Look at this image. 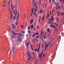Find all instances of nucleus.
<instances>
[{
	"instance_id": "36",
	"label": "nucleus",
	"mask_w": 64,
	"mask_h": 64,
	"mask_svg": "<svg viewBox=\"0 0 64 64\" xmlns=\"http://www.w3.org/2000/svg\"><path fill=\"white\" fill-rule=\"evenodd\" d=\"M37 33L38 32H34V35H36Z\"/></svg>"
},
{
	"instance_id": "52",
	"label": "nucleus",
	"mask_w": 64,
	"mask_h": 64,
	"mask_svg": "<svg viewBox=\"0 0 64 64\" xmlns=\"http://www.w3.org/2000/svg\"><path fill=\"white\" fill-rule=\"evenodd\" d=\"M43 37L44 38H46V37L44 35L43 36Z\"/></svg>"
},
{
	"instance_id": "10",
	"label": "nucleus",
	"mask_w": 64,
	"mask_h": 64,
	"mask_svg": "<svg viewBox=\"0 0 64 64\" xmlns=\"http://www.w3.org/2000/svg\"><path fill=\"white\" fill-rule=\"evenodd\" d=\"M34 27V25L33 24H32L30 27L31 29H33Z\"/></svg>"
},
{
	"instance_id": "50",
	"label": "nucleus",
	"mask_w": 64,
	"mask_h": 64,
	"mask_svg": "<svg viewBox=\"0 0 64 64\" xmlns=\"http://www.w3.org/2000/svg\"><path fill=\"white\" fill-rule=\"evenodd\" d=\"M40 12H42V10H40Z\"/></svg>"
},
{
	"instance_id": "33",
	"label": "nucleus",
	"mask_w": 64,
	"mask_h": 64,
	"mask_svg": "<svg viewBox=\"0 0 64 64\" xmlns=\"http://www.w3.org/2000/svg\"><path fill=\"white\" fill-rule=\"evenodd\" d=\"M28 33H29V34L31 33V32L30 31V30H28Z\"/></svg>"
},
{
	"instance_id": "57",
	"label": "nucleus",
	"mask_w": 64,
	"mask_h": 64,
	"mask_svg": "<svg viewBox=\"0 0 64 64\" xmlns=\"http://www.w3.org/2000/svg\"><path fill=\"white\" fill-rule=\"evenodd\" d=\"M54 11V9H52V12H53Z\"/></svg>"
},
{
	"instance_id": "27",
	"label": "nucleus",
	"mask_w": 64,
	"mask_h": 64,
	"mask_svg": "<svg viewBox=\"0 0 64 64\" xmlns=\"http://www.w3.org/2000/svg\"><path fill=\"white\" fill-rule=\"evenodd\" d=\"M15 10L16 11V14H15V15H16L17 14V10L16 9H15Z\"/></svg>"
},
{
	"instance_id": "39",
	"label": "nucleus",
	"mask_w": 64,
	"mask_h": 64,
	"mask_svg": "<svg viewBox=\"0 0 64 64\" xmlns=\"http://www.w3.org/2000/svg\"><path fill=\"white\" fill-rule=\"evenodd\" d=\"M30 26H29V27H28V30H29V29H30Z\"/></svg>"
},
{
	"instance_id": "9",
	"label": "nucleus",
	"mask_w": 64,
	"mask_h": 64,
	"mask_svg": "<svg viewBox=\"0 0 64 64\" xmlns=\"http://www.w3.org/2000/svg\"><path fill=\"white\" fill-rule=\"evenodd\" d=\"M30 42H29L27 43V44H26V46L27 49V48L28 47V45H30Z\"/></svg>"
},
{
	"instance_id": "46",
	"label": "nucleus",
	"mask_w": 64,
	"mask_h": 64,
	"mask_svg": "<svg viewBox=\"0 0 64 64\" xmlns=\"http://www.w3.org/2000/svg\"><path fill=\"white\" fill-rule=\"evenodd\" d=\"M12 33H13V34H14V32L13 31H12Z\"/></svg>"
},
{
	"instance_id": "61",
	"label": "nucleus",
	"mask_w": 64,
	"mask_h": 64,
	"mask_svg": "<svg viewBox=\"0 0 64 64\" xmlns=\"http://www.w3.org/2000/svg\"><path fill=\"white\" fill-rule=\"evenodd\" d=\"M58 6H57L56 8V9L57 10L58 8Z\"/></svg>"
},
{
	"instance_id": "29",
	"label": "nucleus",
	"mask_w": 64,
	"mask_h": 64,
	"mask_svg": "<svg viewBox=\"0 0 64 64\" xmlns=\"http://www.w3.org/2000/svg\"><path fill=\"white\" fill-rule=\"evenodd\" d=\"M52 42V40H49L48 42L50 44Z\"/></svg>"
},
{
	"instance_id": "40",
	"label": "nucleus",
	"mask_w": 64,
	"mask_h": 64,
	"mask_svg": "<svg viewBox=\"0 0 64 64\" xmlns=\"http://www.w3.org/2000/svg\"><path fill=\"white\" fill-rule=\"evenodd\" d=\"M36 38H39V36H36Z\"/></svg>"
},
{
	"instance_id": "42",
	"label": "nucleus",
	"mask_w": 64,
	"mask_h": 64,
	"mask_svg": "<svg viewBox=\"0 0 64 64\" xmlns=\"http://www.w3.org/2000/svg\"><path fill=\"white\" fill-rule=\"evenodd\" d=\"M50 44V42H48L47 45L48 46Z\"/></svg>"
},
{
	"instance_id": "17",
	"label": "nucleus",
	"mask_w": 64,
	"mask_h": 64,
	"mask_svg": "<svg viewBox=\"0 0 64 64\" xmlns=\"http://www.w3.org/2000/svg\"><path fill=\"white\" fill-rule=\"evenodd\" d=\"M41 18V16H39V23H40V22Z\"/></svg>"
},
{
	"instance_id": "21",
	"label": "nucleus",
	"mask_w": 64,
	"mask_h": 64,
	"mask_svg": "<svg viewBox=\"0 0 64 64\" xmlns=\"http://www.w3.org/2000/svg\"><path fill=\"white\" fill-rule=\"evenodd\" d=\"M59 1H60V2H62H62L63 3H64V0H59Z\"/></svg>"
},
{
	"instance_id": "16",
	"label": "nucleus",
	"mask_w": 64,
	"mask_h": 64,
	"mask_svg": "<svg viewBox=\"0 0 64 64\" xmlns=\"http://www.w3.org/2000/svg\"><path fill=\"white\" fill-rule=\"evenodd\" d=\"M12 38H16V36H15L14 35V36H12Z\"/></svg>"
},
{
	"instance_id": "4",
	"label": "nucleus",
	"mask_w": 64,
	"mask_h": 64,
	"mask_svg": "<svg viewBox=\"0 0 64 64\" xmlns=\"http://www.w3.org/2000/svg\"><path fill=\"white\" fill-rule=\"evenodd\" d=\"M43 54V52H42L40 54L39 56V58L40 60H41L42 58V54Z\"/></svg>"
},
{
	"instance_id": "18",
	"label": "nucleus",
	"mask_w": 64,
	"mask_h": 64,
	"mask_svg": "<svg viewBox=\"0 0 64 64\" xmlns=\"http://www.w3.org/2000/svg\"><path fill=\"white\" fill-rule=\"evenodd\" d=\"M34 8H32V13H33L34 12Z\"/></svg>"
},
{
	"instance_id": "26",
	"label": "nucleus",
	"mask_w": 64,
	"mask_h": 64,
	"mask_svg": "<svg viewBox=\"0 0 64 64\" xmlns=\"http://www.w3.org/2000/svg\"><path fill=\"white\" fill-rule=\"evenodd\" d=\"M44 16H42V20H44Z\"/></svg>"
},
{
	"instance_id": "25",
	"label": "nucleus",
	"mask_w": 64,
	"mask_h": 64,
	"mask_svg": "<svg viewBox=\"0 0 64 64\" xmlns=\"http://www.w3.org/2000/svg\"><path fill=\"white\" fill-rule=\"evenodd\" d=\"M61 36H58V39H59L60 40V39H61Z\"/></svg>"
},
{
	"instance_id": "45",
	"label": "nucleus",
	"mask_w": 64,
	"mask_h": 64,
	"mask_svg": "<svg viewBox=\"0 0 64 64\" xmlns=\"http://www.w3.org/2000/svg\"><path fill=\"white\" fill-rule=\"evenodd\" d=\"M40 43L39 44V48H40Z\"/></svg>"
},
{
	"instance_id": "62",
	"label": "nucleus",
	"mask_w": 64,
	"mask_h": 64,
	"mask_svg": "<svg viewBox=\"0 0 64 64\" xmlns=\"http://www.w3.org/2000/svg\"><path fill=\"white\" fill-rule=\"evenodd\" d=\"M64 13H62V15H64Z\"/></svg>"
},
{
	"instance_id": "55",
	"label": "nucleus",
	"mask_w": 64,
	"mask_h": 64,
	"mask_svg": "<svg viewBox=\"0 0 64 64\" xmlns=\"http://www.w3.org/2000/svg\"><path fill=\"white\" fill-rule=\"evenodd\" d=\"M9 2H10V0H9L8 1V5L10 4Z\"/></svg>"
},
{
	"instance_id": "12",
	"label": "nucleus",
	"mask_w": 64,
	"mask_h": 64,
	"mask_svg": "<svg viewBox=\"0 0 64 64\" xmlns=\"http://www.w3.org/2000/svg\"><path fill=\"white\" fill-rule=\"evenodd\" d=\"M36 14V18L37 17V14L36 13V12H35L34 13V15H35Z\"/></svg>"
},
{
	"instance_id": "14",
	"label": "nucleus",
	"mask_w": 64,
	"mask_h": 64,
	"mask_svg": "<svg viewBox=\"0 0 64 64\" xmlns=\"http://www.w3.org/2000/svg\"><path fill=\"white\" fill-rule=\"evenodd\" d=\"M48 46V45H47V44H46V46H45L46 48L45 49V50H46L47 49Z\"/></svg>"
},
{
	"instance_id": "49",
	"label": "nucleus",
	"mask_w": 64,
	"mask_h": 64,
	"mask_svg": "<svg viewBox=\"0 0 64 64\" xmlns=\"http://www.w3.org/2000/svg\"><path fill=\"white\" fill-rule=\"evenodd\" d=\"M34 26H36V23L35 22H34Z\"/></svg>"
},
{
	"instance_id": "13",
	"label": "nucleus",
	"mask_w": 64,
	"mask_h": 64,
	"mask_svg": "<svg viewBox=\"0 0 64 64\" xmlns=\"http://www.w3.org/2000/svg\"><path fill=\"white\" fill-rule=\"evenodd\" d=\"M52 18L51 19V20H50V21H52V20H54V17L53 16V14H52Z\"/></svg>"
},
{
	"instance_id": "22",
	"label": "nucleus",
	"mask_w": 64,
	"mask_h": 64,
	"mask_svg": "<svg viewBox=\"0 0 64 64\" xmlns=\"http://www.w3.org/2000/svg\"><path fill=\"white\" fill-rule=\"evenodd\" d=\"M17 35H22L20 33H17Z\"/></svg>"
},
{
	"instance_id": "28",
	"label": "nucleus",
	"mask_w": 64,
	"mask_h": 64,
	"mask_svg": "<svg viewBox=\"0 0 64 64\" xmlns=\"http://www.w3.org/2000/svg\"><path fill=\"white\" fill-rule=\"evenodd\" d=\"M56 20L57 21H58V18H57V17L56 18Z\"/></svg>"
},
{
	"instance_id": "64",
	"label": "nucleus",
	"mask_w": 64,
	"mask_h": 64,
	"mask_svg": "<svg viewBox=\"0 0 64 64\" xmlns=\"http://www.w3.org/2000/svg\"><path fill=\"white\" fill-rule=\"evenodd\" d=\"M34 64H38L37 63V62H36V63H35Z\"/></svg>"
},
{
	"instance_id": "37",
	"label": "nucleus",
	"mask_w": 64,
	"mask_h": 64,
	"mask_svg": "<svg viewBox=\"0 0 64 64\" xmlns=\"http://www.w3.org/2000/svg\"><path fill=\"white\" fill-rule=\"evenodd\" d=\"M21 28L22 29H24V28L23 27V26H21Z\"/></svg>"
},
{
	"instance_id": "6",
	"label": "nucleus",
	"mask_w": 64,
	"mask_h": 64,
	"mask_svg": "<svg viewBox=\"0 0 64 64\" xmlns=\"http://www.w3.org/2000/svg\"><path fill=\"white\" fill-rule=\"evenodd\" d=\"M15 49V47L14 46H12V52H14Z\"/></svg>"
},
{
	"instance_id": "11",
	"label": "nucleus",
	"mask_w": 64,
	"mask_h": 64,
	"mask_svg": "<svg viewBox=\"0 0 64 64\" xmlns=\"http://www.w3.org/2000/svg\"><path fill=\"white\" fill-rule=\"evenodd\" d=\"M14 7V6L13 5V4H12L11 7V10H12V9H13V8Z\"/></svg>"
},
{
	"instance_id": "3",
	"label": "nucleus",
	"mask_w": 64,
	"mask_h": 64,
	"mask_svg": "<svg viewBox=\"0 0 64 64\" xmlns=\"http://www.w3.org/2000/svg\"><path fill=\"white\" fill-rule=\"evenodd\" d=\"M17 38L18 40L20 41H22V40L21 38L20 37V36H18L17 37Z\"/></svg>"
},
{
	"instance_id": "2",
	"label": "nucleus",
	"mask_w": 64,
	"mask_h": 64,
	"mask_svg": "<svg viewBox=\"0 0 64 64\" xmlns=\"http://www.w3.org/2000/svg\"><path fill=\"white\" fill-rule=\"evenodd\" d=\"M19 15H20V13L18 12V13H17V17L16 18V22H18V19L19 18Z\"/></svg>"
},
{
	"instance_id": "35",
	"label": "nucleus",
	"mask_w": 64,
	"mask_h": 64,
	"mask_svg": "<svg viewBox=\"0 0 64 64\" xmlns=\"http://www.w3.org/2000/svg\"><path fill=\"white\" fill-rule=\"evenodd\" d=\"M14 36H16V35H18L17 33H14Z\"/></svg>"
},
{
	"instance_id": "34",
	"label": "nucleus",
	"mask_w": 64,
	"mask_h": 64,
	"mask_svg": "<svg viewBox=\"0 0 64 64\" xmlns=\"http://www.w3.org/2000/svg\"><path fill=\"white\" fill-rule=\"evenodd\" d=\"M16 16H14V18H13L14 20H15V19L16 18Z\"/></svg>"
},
{
	"instance_id": "23",
	"label": "nucleus",
	"mask_w": 64,
	"mask_h": 64,
	"mask_svg": "<svg viewBox=\"0 0 64 64\" xmlns=\"http://www.w3.org/2000/svg\"><path fill=\"white\" fill-rule=\"evenodd\" d=\"M33 21V19L32 18V21H30V24H31L32 23Z\"/></svg>"
},
{
	"instance_id": "38",
	"label": "nucleus",
	"mask_w": 64,
	"mask_h": 64,
	"mask_svg": "<svg viewBox=\"0 0 64 64\" xmlns=\"http://www.w3.org/2000/svg\"><path fill=\"white\" fill-rule=\"evenodd\" d=\"M42 42H43V41H44V39H43V38L42 37Z\"/></svg>"
},
{
	"instance_id": "1",
	"label": "nucleus",
	"mask_w": 64,
	"mask_h": 64,
	"mask_svg": "<svg viewBox=\"0 0 64 64\" xmlns=\"http://www.w3.org/2000/svg\"><path fill=\"white\" fill-rule=\"evenodd\" d=\"M27 54L28 56V59L30 61H31L32 59V56L31 55L29 52H28V50H27Z\"/></svg>"
},
{
	"instance_id": "53",
	"label": "nucleus",
	"mask_w": 64,
	"mask_h": 64,
	"mask_svg": "<svg viewBox=\"0 0 64 64\" xmlns=\"http://www.w3.org/2000/svg\"><path fill=\"white\" fill-rule=\"evenodd\" d=\"M34 36H35V35H34V34L33 35V36H32V37H34Z\"/></svg>"
},
{
	"instance_id": "43",
	"label": "nucleus",
	"mask_w": 64,
	"mask_h": 64,
	"mask_svg": "<svg viewBox=\"0 0 64 64\" xmlns=\"http://www.w3.org/2000/svg\"><path fill=\"white\" fill-rule=\"evenodd\" d=\"M37 48H36V49L34 50V51L35 52H36L37 51Z\"/></svg>"
},
{
	"instance_id": "41",
	"label": "nucleus",
	"mask_w": 64,
	"mask_h": 64,
	"mask_svg": "<svg viewBox=\"0 0 64 64\" xmlns=\"http://www.w3.org/2000/svg\"><path fill=\"white\" fill-rule=\"evenodd\" d=\"M33 13H32L31 14V16L32 17L33 16H32V15H33V14H32Z\"/></svg>"
},
{
	"instance_id": "63",
	"label": "nucleus",
	"mask_w": 64,
	"mask_h": 64,
	"mask_svg": "<svg viewBox=\"0 0 64 64\" xmlns=\"http://www.w3.org/2000/svg\"><path fill=\"white\" fill-rule=\"evenodd\" d=\"M5 6V5L4 4L3 6V7H4V6Z\"/></svg>"
},
{
	"instance_id": "59",
	"label": "nucleus",
	"mask_w": 64,
	"mask_h": 64,
	"mask_svg": "<svg viewBox=\"0 0 64 64\" xmlns=\"http://www.w3.org/2000/svg\"><path fill=\"white\" fill-rule=\"evenodd\" d=\"M28 34H26V37H28Z\"/></svg>"
},
{
	"instance_id": "8",
	"label": "nucleus",
	"mask_w": 64,
	"mask_h": 64,
	"mask_svg": "<svg viewBox=\"0 0 64 64\" xmlns=\"http://www.w3.org/2000/svg\"><path fill=\"white\" fill-rule=\"evenodd\" d=\"M50 26L51 27H53V28H56V26H54V25H50Z\"/></svg>"
},
{
	"instance_id": "56",
	"label": "nucleus",
	"mask_w": 64,
	"mask_h": 64,
	"mask_svg": "<svg viewBox=\"0 0 64 64\" xmlns=\"http://www.w3.org/2000/svg\"><path fill=\"white\" fill-rule=\"evenodd\" d=\"M17 28H18H18H19V27L18 26H17Z\"/></svg>"
},
{
	"instance_id": "54",
	"label": "nucleus",
	"mask_w": 64,
	"mask_h": 64,
	"mask_svg": "<svg viewBox=\"0 0 64 64\" xmlns=\"http://www.w3.org/2000/svg\"><path fill=\"white\" fill-rule=\"evenodd\" d=\"M39 26H37L36 29H38V28H39Z\"/></svg>"
},
{
	"instance_id": "51",
	"label": "nucleus",
	"mask_w": 64,
	"mask_h": 64,
	"mask_svg": "<svg viewBox=\"0 0 64 64\" xmlns=\"http://www.w3.org/2000/svg\"><path fill=\"white\" fill-rule=\"evenodd\" d=\"M51 20H50V21L48 23V24H50V23H51Z\"/></svg>"
},
{
	"instance_id": "47",
	"label": "nucleus",
	"mask_w": 64,
	"mask_h": 64,
	"mask_svg": "<svg viewBox=\"0 0 64 64\" xmlns=\"http://www.w3.org/2000/svg\"><path fill=\"white\" fill-rule=\"evenodd\" d=\"M22 33H25V32L24 31H22L21 32Z\"/></svg>"
},
{
	"instance_id": "31",
	"label": "nucleus",
	"mask_w": 64,
	"mask_h": 64,
	"mask_svg": "<svg viewBox=\"0 0 64 64\" xmlns=\"http://www.w3.org/2000/svg\"><path fill=\"white\" fill-rule=\"evenodd\" d=\"M32 41L34 43H36V42L35 41V40H33Z\"/></svg>"
},
{
	"instance_id": "44",
	"label": "nucleus",
	"mask_w": 64,
	"mask_h": 64,
	"mask_svg": "<svg viewBox=\"0 0 64 64\" xmlns=\"http://www.w3.org/2000/svg\"><path fill=\"white\" fill-rule=\"evenodd\" d=\"M8 8H9V9L10 8V4H8Z\"/></svg>"
},
{
	"instance_id": "5",
	"label": "nucleus",
	"mask_w": 64,
	"mask_h": 64,
	"mask_svg": "<svg viewBox=\"0 0 64 64\" xmlns=\"http://www.w3.org/2000/svg\"><path fill=\"white\" fill-rule=\"evenodd\" d=\"M9 9H10V20H12V12H11V11L10 8H9Z\"/></svg>"
},
{
	"instance_id": "30",
	"label": "nucleus",
	"mask_w": 64,
	"mask_h": 64,
	"mask_svg": "<svg viewBox=\"0 0 64 64\" xmlns=\"http://www.w3.org/2000/svg\"><path fill=\"white\" fill-rule=\"evenodd\" d=\"M17 23H18V22H15V24L17 26H18V25H17Z\"/></svg>"
},
{
	"instance_id": "60",
	"label": "nucleus",
	"mask_w": 64,
	"mask_h": 64,
	"mask_svg": "<svg viewBox=\"0 0 64 64\" xmlns=\"http://www.w3.org/2000/svg\"><path fill=\"white\" fill-rule=\"evenodd\" d=\"M36 9L34 10V12H36Z\"/></svg>"
},
{
	"instance_id": "24",
	"label": "nucleus",
	"mask_w": 64,
	"mask_h": 64,
	"mask_svg": "<svg viewBox=\"0 0 64 64\" xmlns=\"http://www.w3.org/2000/svg\"><path fill=\"white\" fill-rule=\"evenodd\" d=\"M47 31H48V32H50V33L51 32V31H49V28H48L47 29Z\"/></svg>"
},
{
	"instance_id": "48",
	"label": "nucleus",
	"mask_w": 64,
	"mask_h": 64,
	"mask_svg": "<svg viewBox=\"0 0 64 64\" xmlns=\"http://www.w3.org/2000/svg\"><path fill=\"white\" fill-rule=\"evenodd\" d=\"M58 6V8H59V9H60V6Z\"/></svg>"
},
{
	"instance_id": "19",
	"label": "nucleus",
	"mask_w": 64,
	"mask_h": 64,
	"mask_svg": "<svg viewBox=\"0 0 64 64\" xmlns=\"http://www.w3.org/2000/svg\"><path fill=\"white\" fill-rule=\"evenodd\" d=\"M42 31L43 30H42L41 31V36L42 37V34H43V33H42Z\"/></svg>"
},
{
	"instance_id": "15",
	"label": "nucleus",
	"mask_w": 64,
	"mask_h": 64,
	"mask_svg": "<svg viewBox=\"0 0 64 64\" xmlns=\"http://www.w3.org/2000/svg\"><path fill=\"white\" fill-rule=\"evenodd\" d=\"M12 28H14L16 27L15 26V25L14 24H12Z\"/></svg>"
},
{
	"instance_id": "58",
	"label": "nucleus",
	"mask_w": 64,
	"mask_h": 64,
	"mask_svg": "<svg viewBox=\"0 0 64 64\" xmlns=\"http://www.w3.org/2000/svg\"><path fill=\"white\" fill-rule=\"evenodd\" d=\"M37 35H38V36H39V35L38 33V32H37Z\"/></svg>"
},
{
	"instance_id": "20",
	"label": "nucleus",
	"mask_w": 64,
	"mask_h": 64,
	"mask_svg": "<svg viewBox=\"0 0 64 64\" xmlns=\"http://www.w3.org/2000/svg\"><path fill=\"white\" fill-rule=\"evenodd\" d=\"M42 31L43 30H42L41 31V36L42 37V34H43V33H42Z\"/></svg>"
},
{
	"instance_id": "32",
	"label": "nucleus",
	"mask_w": 64,
	"mask_h": 64,
	"mask_svg": "<svg viewBox=\"0 0 64 64\" xmlns=\"http://www.w3.org/2000/svg\"><path fill=\"white\" fill-rule=\"evenodd\" d=\"M39 51V48H38V50L37 53H38Z\"/></svg>"
},
{
	"instance_id": "7",
	"label": "nucleus",
	"mask_w": 64,
	"mask_h": 64,
	"mask_svg": "<svg viewBox=\"0 0 64 64\" xmlns=\"http://www.w3.org/2000/svg\"><path fill=\"white\" fill-rule=\"evenodd\" d=\"M30 48L32 50H33V45H32L31 44H30Z\"/></svg>"
}]
</instances>
